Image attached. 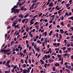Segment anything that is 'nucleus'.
I'll list each match as a JSON object with an SVG mask.
<instances>
[{
	"mask_svg": "<svg viewBox=\"0 0 73 73\" xmlns=\"http://www.w3.org/2000/svg\"><path fill=\"white\" fill-rule=\"evenodd\" d=\"M8 45H5L4 47V48H3V49H6L7 48V47Z\"/></svg>",
	"mask_w": 73,
	"mask_h": 73,
	"instance_id": "nucleus-48",
	"label": "nucleus"
},
{
	"mask_svg": "<svg viewBox=\"0 0 73 73\" xmlns=\"http://www.w3.org/2000/svg\"><path fill=\"white\" fill-rule=\"evenodd\" d=\"M7 63L8 64H9V63H10V61H9V60H7Z\"/></svg>",
	"mask_w": 73,
	"mask_h": 73,
	"instance_id": "nucleus-63",
	"label": "nucleus"
},
{
	"mask_svg": "<svg viewBox=\"0 0 73 73\" xmlns=\"http://www.w3.org/2000/svg\"><path fill=\"white\" fill-rule=\"evenodd\" d=\"M29 63H30V64H31V59H30L29 60Z\"/></svg>",
	"mask_w": 73,
	"mask_h": 73,
	"instance_id": "nucleus-64",
	"label": "nucleus"
},
{
	"mask_svg": "<svg viewBox=\"0 0 73 73\" xmlns=\"http://www.w3.org/2000/svg\"><path fill=\"white\" fill-rule=\"evenodd\" d=\"M59 40H61L62 39V35L61 34H60L59 35Z\"/></svg>",
	"mask_w": 73,
	"mask_h": 73,
	"instance_id": "nucleus-10",
	"label": "nucleus"
},
{
	"mask_svg": "<svg viewBox=\"0 0 73 73\" xmlns=\"http://www.w3.org/2000/svg\"><path fill=\"white\" fill-rule=\"evenodd\" d=\"M59 53H60V54H62V50H59Z\"/></svg>",
	"mask_w": 73,
	"mask_h": 73,
	"instance_id": "nucleus-60",
	"label": "nucleus"
},
{
	"mask_svg": "<svg viewBox=\"0 0 73 73\" xmlns=\"http://www.w3.org/2000/svg\"><path fill=\"white\" fill-rule=\"evenodd\" d=\"M22 67L23 68H26V64H24L23 65Z\"/></svg>",
	"mask_w": 73,
	"mask_h": 73,
	"instance_id": "nucleus-20",
	"label": "nucleus"
},
{
	"mask_svg": "<svg viewBox=\"0 0 73 73\" xmlns=\"http://www.w3.org/2000/svg\"><path fill=\"white\" fill-rule=\"evenodd\" d=\"M67 26L68 28H69V27H70V24H68V25H67Z\"/></svg>",
	"mask_w": 73,
	"mask_h": 73,
	"instance_id": "nucleus-43",
	"label": "nucleus"
},
{
	"mask_svg": "<svg viewBox=\"0 0 73 73\" xmlns=\"http://www.w3.org/2000/svg\"><path fill=\"white\" fill-rule=\"evenodd\" d=\"M15 51L16 52H18L19 51V49H18V48H16L15 50Z\"/></svg>",
	"mask_w": 73,
	"mask_h": 73,
	"instance_id": "nucleus-39",
	"label": "nucleus"
},
{
	"mask_svg": "<svg viewBox=\"0 0 73 73\" xmlns=\"http://www.w3.org/2000/svg\"><path fill=\"white\" fill-rule=\"evenodd\" d=\"M34 5H35V3H34L33 4H32L31 5V7H32V9H33L34 8Z\"/></svg>",
	"mask_w": 73,
	"mask_h": 73,
	"instance_id": "nucleus-16",
	"label": "nucleus"
},
{
	"mask_svg": "<svg viewBox=\"0 0 73 73\" xmlns=\"http://www.w3.org/2000/svg\"><path fill=\"white\" fill-rule=\"evenodd\" d=\"M15 47H14L13 49L12 52H14V51H15Z\"/></svg>",
	"mask_w": 73,
	"mask_h": 73,
	"instance_id": "nucleus-42",
	"label": "nucleus"
},
{
	"mask_svg": "<svg viewBox=\"0 0 73 73\" xmlns=\"http://www.w3.org/2000/svg\"><path fill=\"white\" fill-rule=\"evenodd\" d=\"M36 45V44H35L34 45V49H37Z\"/></svg>",
	"mask_w": 73,
	"mask_h": 73,
	"instance_id": "nucleus-34",
	"label": "nucleus"
},
{
	"mask_svg": "<svg viewBox=\"0 0 73 73\" xmlns=\"http://www.w3.org/2000/svg\"><path fill=\"white\" fill-rule=\"evenodd\" d=\"M1 52L2 53H3L4 52L3 54H5V53H6V50L2 49L1 50Z\"/></svg>",
	"mask_w": 73,
	"mask_h": 73,
	"instance_id": "nucleus-2",
	"label": "nucleus"
},
{
	"mask_svg": "<svg viewBox=\"0 0 73 73\" xmlns=\"http://www.w3.org/2000/svg\"><path fill=\"white\" fill-rule=\"evenodd\" d=\"M21 60V63H24V60H23V59H22Z\"/></svg>",
	"mask_w": 73,
	"mask_h": 73,
	"instance_id": "nucleus-47",
	"label": "nucleus"
},
{
	"mask_svg": "<svg viewBox=\"0 0 73 73\" xmlns=\"http://www.w3.org/2000/svg\"><path fill=\"white\" fill-rule=\"evenodd\" d=\"M40 2H37V3H36V6H37V5H38V4H40Z\"/></svg>",
	"mask_w": 73,
	"mask_h": 73,
	"instance_id": "nucleus-19",
	"label": "nucleus"
},
{
	"mask_svg": "<svg viewBox=\"0 0 73 73\" xmlns=\"http://www.w3.org/2000/svg\"><path fill=\"white\" fill-rule=\"evenodd\" d=\"M52 4H53V3L52 2L50 3L48 5L49 7L50 6L51 7V6H52Z\"/></svg>",
	"mask_w": 73,
	"mask_h": 73,
	"instance_id": "nucleus-21",
	"label": "nucleus"
},
{
	"mask_svg": "<svg viewBox=\"0 0 73 73\" xmlns=\"http://www.w3.org/2000/svg\"><path fill=\"white\" fill-rule=\"evenodd\" d=\"M46 65H48V64L47 63H45L44 65V67L45 68H46Z\"/></svg>",
	"mask_w": 73,
	"mask_h": 73,
	"instance_id": "nucleus-27",
	"label": "nucleus"
},
{
	"mask_svg": "<svg viewBox=\"0 0 73 73\" xmlns=\"http://www.w3.org/2000/svg\"><path fill=\"white\" fill-rule=\"evenodd\" d=\"M60 66V64L56 63L55 64V66Z\"/></svg>",
	"mask_w": 73,
	"mask_h": 73,
	"instance_id": "nucleus-9",
	"label": "nucleus"
},
{
	"mask_svg": "<svg viewBox=\"0 0 73 73\" xmlns=\"http://www.w3.org/2000/svg\"><path fill=\"white\" fill-rule=\"evenodd\" d=\"M7 28L8 29H9L10 28H11V26H8L7 27Z\"/></svg>",
	"mask_w": 73,
	"mask_h": 73,
	"instance_id": "nucleus-44",
	"label": "nucleus"
},
{
	"mask_svg": "<svg viewBox=\"0 0 73 73\" xmlns=\"http://www.w3.org/2000/svg\"><path fill=\"white\" fill-rule=\"evenodd\" d=\"M71 68V66H69L68 67V69H70Z\"/></svg>",
	"mask_w": 73,
	"mask_h": 73,
	"instance_id": "nucleus-46",
	"label": "nucleus"
},
{
	"mask_svg": "<svg viewBox=\"0 0 73 73\" xmlns=\"http://www.w3.org/2000/svg\"><path fill=\"white\" fill-rule=\"evenodd\" d=\"M26 44H28V43H29L28 40H26Z\"/></svg>",
	"mask_w": 73,
	"mask_h": 73,
	"instance_id": "nucleus-51",
	"label": "nucleus"
},
{
	"mask_svg": "<svg viewBox=\"0 0 73 73\" xmlns=\"http://www.w3.org/2000/svg\"><path fill=\"white\" fill-rule=\"evenodd\" d=\"M68 54L67 53H65V54H64L63 56L64 57H65L66 56H67L68 55Z\"/></svg>",
	"mask_w": 73,
	"mask_h": 73,
	"instance_id": "nucleus-17",
	"label": "nucleus"
},
{
	"mask_svg": "<svg viewBox=\"0 0 73 73\" xmlns=\"http://www.w3.org/2000/svg\"><path fill=\"white\" fill-rule=\"evenodd\" d=\"M53 45L54 46H56V45H57V43H54L53 44Z\"/></svg>",
	"mask_w": 73,
	"mask_h": 73,
	"instance_id": "nucleus-33",
	"label": "nucleus"
},
{
	"mask_svg": "<svg viewBox=\"0 0 73 73\" xmlns=\"http://www.w3.org/2000/svg\"><path fill=\"white\" fill-rule=\"evenodd\" d=\"M55 50H59V48H55Z\"/></svg>",
	"mask_w": 73,
	"mask_h": 73,
	"instance_id": "nucleus-55",
	"label": "nucleus"
},
{
	"mask_svg": "<svg viewBox=\"0 0 73 73\" xmlns=\"http://www.w3.org/2000/svg\"><path fill=\"white\" fill-rule=\"evenodd\" d=\"M27 73H29V72H30V70H29V68H28V69L27 70Z\"/></svg>",
	"mask_w": 73,
	"mask_h": 73,
	"instance_id": "nucleus-30",
	"label": "nucleus"
},
{
	"mask_svg": "<svg viewBox=\"0 0 73 73\" xmlns=\"http://www.w3.org/2000/svg\"><path fill=\"white\" fill-rule=\"evenodd\" d=\"M66 5V8H68V7H69V5H70V4H67Z\"/></svg>",
	"mask_w": 73,
	"mask_h": 73,
	"instance_id": "nucleus-36",
	"label": "nucleus"
},
{
	"mask_svg": "<svg viewBox=\"0 0 73 73\" xmlns=\"http://www.w3.org/2000/svg\"><path fill=\"white\" fill-rule=\"evenodd\" d=\"M47 35V32H46V31L44 32V35L45 36H46Z\"/></svg>",
	"mask_w": 73,
	"mask_h": 73,
	"instance_id": "nucleus-41",
	"label": "nucleus"
},
{
	"mask_svg": "<svg viewBox=\"0 0 73 73\" xmlns=\"http://www.w3.org/2000/svg\"><path fill=\"white\" fill-rule=\"evenodd\" d=\"M32 62H35V60L34 59H32Z\"/></svg>",
	"mask_w": 73,
	"mask_h": 73,
	"instance_id": "nucleus-49",
	"label": "nucleus"
},
{
	"mask_svg": "<svg viewBox=\"0 0 73 73\" xmlns=\"http://www.w3.org/2000/svg\"><path fill=\"white\" fill-rule=\"evenodd\" d=\"M57 56L58 57H60V58H61V57H62V56H61V55H59L58 54Z\"/></svg>",
	"mask_w": 73,
	"mask_h": 73,
	"instance_id": "nucleus-24",
	"label": "nucleus"
},
{
	"mask_svg": "<svg viewBox=\"0 0 73 73\" xmlns=\"http://www.w3.org/2000/svg\"><path fill=\"white\" fill-rule=\"evenodd\" d=\"M35 50H37V52H39L40 51V48L38 47L36 48V49H35Z\"/></svg>",
	"mask_w": 73,
	"mask_h": 73,
	"instance_id": "nucleus-14",
	"label": "nucleus"
},
{
	"mask_svg": "<svg viewBox=\"0 0 73 73\" xmlns=\"http://www.w3.org/2000/svg\"><path fill=\"white\" fill-rule=\"evenodd\" d=\"M4 45H5V44H3V45H2V46H1V49H3V47H4Z\"/></svg>",
	"mask_w": 73,
	"mask_h": 73,
	"instance_id": "nucleus-35",
	"label": "nucleus"
},
{
	"mask_svg": "<svg viewBox=\"0 0 73 73\" xmlns=\"http://www.w3.org/2000/svg\"><path fill=\"white\" fill-rule=\"evenodd\" d=\"M62 49L63 50H65V49H66V47H63V48H62Z\"/></svg>",
	"mask_w": 73,
	"mask_h": 73,
	"instance_id": "nucleus-58",
	"label": "nucleus"
},
{
	"mask_svg": "<svg viewBox=\"0 0 73 73\" xmlns=\"http://www.w3.org/2000/svg\"><path fill=\"white\" fill-rule=\"evenodd\" d=\"M69 13H68L67 12H66V13H65V15L66 16L67 15H68Z\"/></svg>",
	"mask_w": 73,
	"mask_h": 73,
	"instance_id": "nucleus-54",
	"label": "nucleus"
},
{
	"mask_svg": "<svg viewBox=\"0 0 73 73\" xmlns=\"http://www.w3.org/2000/svg\"><path fill=\"white\" fill-rule=\"evenodd\" d=\"M17 7H18V5H16L14 6V7L13 8H14V9H15V8H17Z\"/></svg>",
	"mask_w": 73,
	"mask_h": 73,
	"instance_id": "nucleus-15",
	"label": "nucleus"
},
{
	"mask_svg": "<svg viewBox=\"0 0 73 73\" xmlns=\"http://www.w3.org/2000/svg\"><path fill=\"white\" fill-rule=\"evenodd\" d=\"M25 18L22 21V23H24V21H25Z\"/></svg>",
	"mask_w": 73,
	"mask_h": 73,
	"instance_id": "nucleus-32",
	"label": "nucleus"
},
{
	"mask_svg": "<svg viewBox=\"0 0 73 73\" xmlns=\"http://www.w3.org/2000/svg\"><path fill=\"white\" fill-rule=\"evenodd\" d=\"M42 15V13H40L38 15L39 17H40V16H41V15Z\"/></svg>",
	"mask_w": 73,
	"mask_h": 73,
	"instance_id": "nucleus-38",
	"label": "nucleus"
},
{
	"mask_svg": "<svg viewBox=\"0 0 73 73\" xmlns=\"http://www.w3.org/2000/svg\"><path fill=\"white\" fill-rule=\"evenodd\" d=\"M26 49H25V50H24L23 51V52L24 53H26Z\"/></svg>",
	"mask_w": 73,
	"mask_h": 73,
	"instance_id": "nucleus-61",
	"label": "nucleus"
},
{
	"mask_svg": "<svg viewBox=\"0 0 73 73\" xmlns=\"http://www.w3.org/2000/svg\"><path fill=\"white\" fill-rule=\"evenodd\" d=\"M9 65V63H6V64H5V66H8Z\"/></svg>",
	"mask_w": 73,
	"mask_h": 73,
	"instance_id": "nucleus-29",
	"label": "nucleus"
},
{
	"mask_svg": "<svg viewBox=\"0 0 73 73\" xmlns=\"http://www.w3.org/2000/svg\"><path fill=\"white\" fill-rule=\"evenodd\" d=\"M19 12H20V9L18 10V9H17L15 11H14V13H19Z\"/></svg>",
	"mask_w": 73,
	"mask_h": 73,
	"instance_id": "nucleus-1",
	"label": "nucleus"
},
{
	"mask_svg": "<svg viewBox=\"0 0 73 73\" xmlns=\"http://www.w3.org/2000/svg\"><path fill=\"white\" fill-rule=\"evenodd\" d=\"M17 24V21L16 20L14 22L12 25L13 26V25H16Z\"/></svg>",
	"mask_w": 73,
	"mask_h": 73,
	"instance_id": "nucleus-3",
	"label": "nucleus"
},
{
	"mask_svg": "<svg viewBox=\"0 0 73 73\" xmlns=\"http://www.w3.org/2000/svg\"><path fill=\"white\" fill-rule=\"evenodd\" d=\"M61 11H62V10H59V11H58V14H59V13H60L61 12Z\"/></svg>",
	"mask_w": 73,
	"mask_h": 73,
	"instance_id": "nucleus-56",
	"label": "nucleus"
},
{
	"mask_svg": "<svg viewBox=\"0 0 73 73\" xmlns=\"http://www.w3.org/2000/svg\"><path fill=\"white\" fill-rule=\"evenodd\" d=\"M54 61V60L53 59H51L50 58L49 60H48V62L49 63H50V62H53Z\"/></svg>",
	"mask_w": 73,
	"mask_h": 73,
	"instance_id": "nucleus-5",
	"label": "nucleus"
},
{
	"mask_svg": "<svg viewBox=\"0 0 73 73\" xmlns=\"http://www.w3.org/2000/svg\"><path fill=\"white\" fill-rule=\"evenodd\" d=\"M23 10L24 11H25L27 10V8H23Z\"/></svg>",
	"mask_w": 73,
	"mask_h": 73,
	"instance_id": "nucleus-40",
	"label": "nucleus"
},
{
	"mask_svg": "<svg viewBox=\"0 0 73 73\" xmlns=\"http://www.w3.org/2000/svg\"><path fill=\"white\" fill-rule=\"evenodd\" d=\"M18 41H16L15 42V44H18Z\"/></svg>",
	"mask_w": 73,
	"mask_h": 73,
	"instance_id": "nucleus-59",
	"label": "nucleus"
},
{
	"mask_svg": "<svg viewBox=\"0 0 73 73\" xmlns=\"http://www.w3.org/2000/svg\"><path fill=\"white\" fill-rule=\"evenodd\" d=\"M39 68H40V70H41V69H42V67H41V66H39Z\"/></svg>",
	"mask_w": 73,
	"mask_h": 73,
	"instance_id": "nucleus-57",
	"label": "nucleus"
},
{
	"mask_svg": "<svg viewBox=\"0 0 73 73\" xmlns=\"http://www.w3.org/2000/svg\"><path fill=\"white\" fill-rule=\"evenodd\" d=\"M29 46V44H27V48H28V47Z\"/></svg>",
	"mask_w": 73,
	"mask_h": 73,
	"instance_id": "nucleus-53",
	"label": "nucleus"
},
{
	"mask_svg": "<svg viewBox=\"0 0 73 73\" xmlns=\"http://www.w3.org/2000/svg\"><path fill=\"white\" fill-rule=\"evenodd\" d=\"M55 68H56V67H54L52 68V70L54 72V71H55L56 70V69H55Z\"/></svg>",
	"mask_w": 73,
	"mask_h": 73,
	"instance_id": "nucleus-28",
	"label": "nucleus"
},
{
	"mask_svg": "<svg viewBox=\"0 0 73 73\" xmlns=\"http://www.w3.org/2000/svg\"><path fill=\"white\" fill-rule=\"evenodd\" d=\"M29 13H27V14L24 17V18H26V17H27L28 16H29Z\"/></svg>",
	"mask_w": 73,
	"mask_h": 73,
	"instance_id": "nucleus-11",
	"label": "nucleus"
},
{
	"mask_svg": "<svg viewBox=\"0 0 73 73\" xmlns=\"http://www.w3.org/2000/svg\"><path fill=\"white\" fill-rule=\"evenodd\" d=\"M25 24H27L28 22V19H25Z\"/></svg>",
	"mask_w": 73,
	"mask_h": 73,
	"instance_id": "nucleus-12",
	"label": "nucleus"
},
{
	"mask_svg": "<svg viewBox=\"0 0 73 73\" xmlns=\"http://www.w3.org/2000/svg\"><path fill=\"white\" fill-rule=\"evenodd\" d=\"M67 50L68 51H70L71 50V48L70 47L68 48Z\"/></svg>",
	"mask_w": 73,
	"mask_h": 73,
	"instance_id": "nucleus-37",
	"label": "nucleus"
},
{
	"mask_svg": "<svg viewBox=\"0 0 73 73\" xmlns=\"http://www.w3.org/2000/svg\"><path fill=\"white\" fill-rule=\"evenodd\" d=\"M30 23V25H31V24H32V25L33 24V23H34L33 21H31Z\"/></svg>",
	"mask_w": 73,
	"mask_h": 73,
	"instance_id": "nucleus-18",
	"label": "nucleus"
},
{
	"mask_svg": "<svg viewBox=\"0 0 73 73\" xmlns=\"http://www.w3.org/2000/svg\"><path fill=\"white\" fill-rule=\"evenodd\" d=\"M37 1V0H33L32 1V3H35L36 2V1Z\"/></svg>",
	"mask_w": 73,
	"mask_h": 73,
	"instance_id": "nucleus-26",
	"label": "nucleus"
},
{
	"mask_svg": "<svg viewBox=\"0 0 73 73\" xmlns=\"http://www.w3.org/2000/svg\"><path fill=\"white\" fill-rule=\"evenodd\" d=\"M12 60H13V61H14V60H15V57L14 56H13L12 57Z\"/></svg>",
	"mask_w": 73,
	"mask_h": 73,
	"instance_id": "nucleus-50",
	"label": "nucleus"
},
{
	"mask_svg": "<svg viewBox=\"0 0 73 73\" xmlns=\"http://www.w3.org/2000/svg\"><path fill=\"white\" fill-rule=\"evenodd\" d=\"M20 2L19 1L17 3V5H19V4H20Z\"/></svg>",
	"mask_w": 73,
	"mask_h": 73,
	"instance_id": "nucleus-45",
	"label": "nucleus"
},
{
	"mask_svg": "<svg viewBox=\"0 0 73 73\" xmlns=\"http://www.w3.org/2000/svg\"><path fill=\"white\" fill-rule=\"evenodd\" d=\"M14 71H15V69L14 68H13V70H11V71L12 73H14Z\"/></svg>",
	"mask_w": 73,
	"mask_h": 73,
	"instance_id": "nucleus-31",
	"label": "nucleus"
},
{
	"mask_svg": "<svg viewBox=\"0 0 73 73\" xmlns=\"http://www.w3.org/2000/svg\"><path fill=\"white\" fill-rule=\"evenodd\" d=\"M11 51V50L10 49L6 50V53L7 54L8 52H9Z\"/></svg>",
	"mask_w": 73,
	"mask_h": 73,
	"instance_id": "nucleus-7",
	"label": "nucleus"
},
{
	"mask_svg": "<svg viewBox=\"0 0 73 73\" xmlns=\"http://www.w3.org/2000/svg\"><path fill=\"white\" fill-rule=\"evenodd\" d=\"M70 46V44H68L67 45V47H69V46Z\"/></svg>",
	"mask_w": 73,
	"mask_h": 73,
	"instance_id": "nucleus-62",
	"label": "nucleus"
},
{
	"mask_svg": "<svg viewBox=\"0 0 73 73\" xmlns=\"http://www.w3.org/2000/svg\"><path fill=\"white\" fill-rule=\"evenodd\" d=\"M13 27H15V28H19V25H13L12 26Z\"/></svg>",
	"mask_w": 73,
	"mask_h": 73,
	"instance_id": "nucleus-13",
	"label": "nucleus"
},
{
	"mask_svg": "<svg viewBox=\"0 0 73 73\" xmlns=\"http://www.w3.org/2000/svg\"><path fill=\"white\" fill-rule=\"evenodd\" d=\"M19 17H21V19H23V18H24V16H23V15L22 14H20L19 15Z\"/></svg>",
	"mask_w": 73,
	"mask_h": 73,
	"instance_id": "nucleus-6",
	"label": "nucleus"
},
{
	"mask_svg": "<svg viewBox=\"0 0 73 73\" xmlns=\"http://www.w3.org/2000/svg\"><path fill=\"white\" fill-rule=\"evenodd\" d=\"M68 19H71V20H73V17H69L68 18Z\"/></svg>",
	"mask_w": 73,
	"mask_h": 73,
	"instance_id": "nucleus-22",
	"label": "nucleus"
},
{
	"mask_svg": "<svg viewBox=\"0 0 73 73\" xmlns=\"http://www.w3.org/2000/svg\"><path fill=\"white\" fill-rule=\"evenodd\" d=\"M15 11H16V9L13 8H12V9H11V13H13V12H14Z\"/></svg>",
	"mask_w": 73,
	"mask_h": 73,
	"instance_id": "nucleus-4",
	"label": "nucleus"
},
{
	"mask_svg": "<svg viewBox=\"0 0 73 73\" xmlns=\"http://www.w3.org/2000/svg\"><path fill=\"white\" fill-rule=\"evenodd\" d=\"M66 71L67 72H68V73H70V71H69V70L68 69H66Z\"/></svg>",
	"mask_w": 73,
	"mask_h": 73,
	"instance_id": "nucleus-25",
	"label": "nucleus"
},
{
	"mask_svg": "<svg viewBox=\"0 0 73 73\" xmlns=\"http://www.w3.org/2000/svg\"><path fill=\"white\" fill-rule=\"evenodd\" d=\"M47 38H46L45 39V41L44 42V43L46 42V44H47Z\"/></svg>",
	"mask_w": 73,
	"mask_h": 73,
	"instance_id": "nucleus-23",
	"label": "nucleus"
},
{
	"mask_svg": "<svg viewBox=\"0 0 73 73\" xmlns=\"http://www.w3.org/2000/svg\"><path fill=\"white\" fill-rule=\"evenodd\" d=\"M64 30L63 29H60V32H61V34H63L64 33V31H63Z\"/></svg>",
	"mask_w": 73,
	"mask_h": 73,
	"instance_id": "nucleus-8",
	"label": "nucleus"
},
{
	"mask_svg": "<svg viewBox=\"0 0 73 73\" xmlns=\"http://www.w3.org/2000/svg\"><path fill=\"white\" fill-rule=\"evenodd\" d=\"M38 35L36 36L35 37V38L36 39H38Z\"/></svg>",
	"mask_w": 73,
	"mask_h": 73,
	"instance_id": "nucleus-52",
	"label": "nucleus"
}]
</instances>
